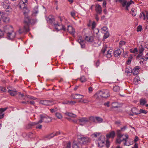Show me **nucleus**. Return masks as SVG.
Listing matches in <instances>:
<instances>
[{
	"instance_id": "nucleus-1",
	"label": "nucleus",
	"mask_w": 148,
	"mask_h": 148,
	"mask_svg": "<svg viewBox=\"0 0 148 148\" xmlns=\"http://www.w3.org/2000/svg\"><path fill=\"white\" fill-rule=\"evenodd\" d=\"M25 17L23 21V28L19 29V33L21 34L23 33H26L29 31V26L30 24L32 23V20L28 16L27 13L26 12H23Z\"/></svg>"
},
{
	"instance_id": "nucleus-2",
	"label": "nucleus",
	"mask_w": 148,
	"mask_h": 148,
	"mask_svg": "<svg viewBox=\"0 0 148 148\" xmlns=\"http://www.w3.org/2000/svg\"><path fill=\"white\" fill-rule=\"evenodd\" d=\"M5 33L7 34V38L9 40H12L15 37L16 33L13 31L12 27L10 25H7L4 27Z\"/></svg>"
},
{
	"instance_id": "nucleus-3",
	"label": "nucleus",
	"mask_w": 148,
	"mask_h": 148,
	"mask_svg": "<svg viewBox=\"0 0 148 148\" xmlns=\"http://www.w3.org/2000/svg\"><path fill=\"white\" fill-rule=\"evenodd\" d=\"M40 119L37 122L38 124L41 123L43 122L47 123L51 121L52 118L46 114H40Z\"/></svg>"
},
{
	"instance_id": "nucleus-4",
	"label": "nucleus",
	"mask_w": 148,
	"mask_h": 148,
	"mask_svg": "<svg viewBox=\"0 0 148 148\" xmlns=\"http://www.w3.org/2000/svg\"><path fill=\"white\" fill-rule=\"evenodd\" d=\"M89 119L90 121V125H91L92 122L95 123H100L103 122V119L98 116H91L89 118Z\"/></svg>"
},
{
	"instance_id": "nucleus-5",
	"label": "nucleus",
	"mask_w": 148,
	"mask_h": 148,
	"mask_svg": "<svg viewBox=\"0 0 148 148\" xmlns=\"http://www.w3.org/2000/svg\"><path fill=\"white\" fill-rule=\"evenodd\" d=\"M90 140L87 137L81 136L77 138V141L82 145V144H87L90 142Z\"/></svg>"
},
{
	"instance_id": "nucleus-6",
	"label": "nucleus",
	"mask_w": 148,
	"mask_h": 148,
	"mask_svg": "<svg viewBox=\"0 0 148 148\" xmlns=\"http://www.w3.org/2000/svg\"><path fill=\"white\" fill-rule=\"evenodd\" d=\"M9 18L7 14L3 12H0V24L1 23V20H2L3 22L8 23L9 22Z\"/></svg>"
},
{
	"instance_id": "nucleus-7",
	"label": "nucleus",
	"mask_w": 148,
	"mask_h": 148,
	"mask_svg": "<svg viewBox=\"0 0 148 148\" xmlns=\"http://www.w3.org/2000/svg\"><path fill=\"white\" fill-rule=\"evenodd\" d=\"M119 2L122 5L123 7L125 8V10H128V7L130 5L134 3L132 0H130L129 2H127L126 0H124L123 1Z\"/></svg>"
},
{
	"instance_id": "nucleus-8",
	"label": "nucleus",
	"mask_w": 148,
	"mask_h": 148,
	"mask_svg": "<svg viewBox=\"0 0 148 148\" xmlns=\"http://www.w3.org/2000/svg\"><path fill=\"white\" fill-rule=\"evenodd\" d=\"M99 94L100 96L103 98H107L110 96L109 90L106 89L100 90Z\"/></svg>"
},
{
	"instance_id": "nucleus-9",
	"label": "nucleus",
	"mask_w": 148,
	"mask_h": 148,
	"mask_svg": "<svg viewBox=\"0 0 148 148\" xmlns=\"http://www.w3.org/2000/svg\"><path fill=\"white\" fill-rule=\"evenodd\" d=\"M40 103L41 104L46 106H51L55 103L54 101L49 100H41L40 101Z\"/></svg>"
},
{
	"instance_id": "nucleus-10",
	"label": "nucleus",
	"mask_w": 148,
	"mask_h": 148,
	"mask_svg": "<svg viewBox=\"0 0 148 148\" xmlns=\"http://www.w3.org/2000/svg\"><path fill=\"white\" fill-rule=\"evenodd\" d=\"M46 20L49 23H50L53 25L56 23L55 22V18L54 16L51 15H49L46 18Z\"/></svg>"
},
{
	"instance_id": "nucleus-11",
	"label": "nucleus",
	"mask_w": 148,
	"mask_h": 148,
	"mask_svg": "<svg viewBox=\"0 0 148 148\" xmlns=\"http://www.w3.org/2000/svg\"><path fill=\"white\" fill-rule=\"evenodd\" d=\"M54 26L55 28L58 31L62 29L64 31H66V28L65 27V26L63 25H59L57 22Z\"/></svg>"
},
{
	"instance_id": "nucleus-12",
	"label": "nucleus",
	"mask_w": 148,
	"mask_h": 148,
	"mask_svg": "<svg viewBox=\"0 0 148 148\" xmlns=\"http://www.w3.org/2000/svg\"><path fill=\"white\" fill-rule=\"evenodd\" d=\"M79 124L82 125H83L84 124L87 122L90 121L89 118L88 119L87 118L83 117L79 119Z\"/></svg>"
},
{
	"instance_id": "nucleus-13",
	"label": "nucleus",
	"mask_w": 148,
	"mask_h": 148,
	"mask_svg": "<svg viewBox=\"0 0 148 148\" xmlns=\"http://www.w3.org/2000/svg\"><path fill=\"white\" fill-rule=\"evenodd\" d=\"M95 10L97 14H101L102 8L99 4H97L96 5Z\"/></svg>"
},
{
	"instance_id": "nucleus-14",
	"label": "nucleus",
	"mask_w": 148,
	"mask_h": 148,
	"mask_svg": "<svg viewBox=\"0 0 148 148\" xmlns=\"http://www.w3.org/2000/svg\"><path fill=\"white\" fill-rule=\"evenodd\" d=\"M105 142L103 139H101L99 138L98 140V146L99 147H101L105 145Z\"/></svg>"
},
{
	"instance_id": "nucleus-15",
	"label": "nucleus",
	"mask_w": 148,
	"mask_h": 148,
	"mask_svg": "<svg viewBox=\"0 0 148 148\" xmlns=\"http://www.w3.org/2000/svg\"><path fill=\"white\" fill-rule=\"evenodd\" d=\"M140 69V67L139 66H137L135 67L132 71L133 75H135L138 74L139 72Z\"/></svg>"
},
{
	"instance_id": "nucleus-16",
	"label": "nucleus",
	"mask_w": 148,
	"mask_h": 148,
	"mask_svg": "<svg viewBox=\"0 0 148 148\" xmlns=\"http://www.w3.org/2000/svg\"><path fill=\"white\" fill-rule=\"evenodd\" d=\"M70 34H74L75 33V31L74 28H73L72 26L68 25L67 26V29L66 30Z\"/></svg>"
},
{
	"instance_id": "nucleus-17",
	"label": "nucleus",
	"mask_w": 148,
	"mask_h": 148,
	"mask_svg": "<svg viewBox=\"0 0 148 148\" xmlns=\"http://www.w3.org/2000/svg\"><path fill=\"white\" fill-rule=\"evenodd\" d=\"M71 97H73L74 99H82L84 97V96L79 94H75V95L72 94L71 95Z\"/></svg>"
},
{
	"instance_id": "nucleus-18",
	"label": "nucleus",
	"mask_w": 148,
	"mask_h": 148,
	"mask_svg": "<svg viewBox=\"0 0 148 148\" xmlns=\"http://www.w3.org/2000/svg\"><path fill=\"white\" fill-rule=\"evenodd\" d=\"M73 148H82V145L77 141L74 142L73 145Z\"/></svg>"
},
{
	"instance_id": "nucleus-19",
	"label": "nucleus",
	"mask_w": 148,
	"mask_h": 148,
	"mask_svg": "<svg viewBox=\"0 0 148 148\" xmlns=\"http://www.w3.org/2000/svg\"><path fill=\"white\" fill-rule=\"evenodd\" d=\"M115 135V132L114 131H112L106 135V136L107 138H113Z\"/></svg>"
},
{
	"instance_id": "nucleus-20",
	"label": "nucleus",
	"mask_w": 148,
	"mask_h": 148,
	"mask_svg": "<svg viewBox=\"0 0 148 148\" xmlns=\"http://www.w3.org/2000/svg\"><path fill=\"white\" fill-rule=\"evenodd\" d=\"M85 40L88 42H92L93 41L94 39L92 36H85Z\"/></svg>"
},
{
	"instance_id": "nucleus-21",
	"label": "nucleus",
	"mask_w": 148,
	"mask_h": 148,
	"mask_svg": "<svg viewBox=\"0 0 148 148\" xmlns=\"http://www.w3.org/2000/svg\"><path fill=\"white\" fill-rule=\"evenodd\" d=\"M38 124V122H30L26 126L27 129H29L32 128L36 125Z\"/></svg>"
},
{
	"instance_id": "nucleus-22",
	"label": "nucleus",
	"mask_w": 148,
	"mask_h": 148,
	"mask_svg": "<svg viewBox=\"0 0 148 148\" xmlns=\"http://www.w3.org/2000/svg\"><path fill=\"white\" fill-rule=\"evenodd\" d=\"M10 3L8 1H5L3 3V7L6 9H9L10 7Z\"/></svg>"
},
{
	"instance_id": "nucleus-23",
	"label": "nucleus",
	"mask_w": 148,
	"mask_h": 148,
	"mask_svg": "<svg viewBox=\"0 0 148 148\" xmlns=\"http://www.w3.org/2000/svg\"><path fill=\"white\" fill-rule=\"evenodd\" d=\"M122 51L120 49H118L115 50L114 53V55L115 57H118L119 56H120L121 53Z\"/></svg>"
},
{
	"instance_id": "nucleus-24",
	"label": "nucleus",
	"mask_w": 148,
	"mask_h": 148,
	"mask_svg": "<svg viewBox=\"0 0 148 148\" xmlns=\"http://www.w3.org/2000/svg\"><path fill=\"white\" fill-rule=\"evenodd\" d=\"M8 92L10 94V95L12 96L16 95L17 94V91L15 89H14L13 90H9Z\"/></svg>"
},
{
	"instance_id": "nucleus-25",
	"label": "nucleus",
	"mask_w": 148,
	"mask_h": 148,
	"mask_svg": "<svg viewBox=\"0 0 148 148\" xmlns=\"http://www.w3.org/2000/svg\"><path fill=\"white\" fill-rule=\"evenodd\" d=\"M78 42L80 45L81 47L82 48H84L85 47V41L83 40H81V39L78 40Z\"/></svg>"
},
{
	"instance_id": "nucleus-26",
	"label": "nucleus",
	"mask_w": 148,
	"mask_h": 148,
	"mask_svg": "<svg viewBox=\"0 0 148 148\" xmlns=\"http://www.w3.org/2000/svg\"><path fill=\"white\" fill-rule=\"evenodd\" d=\"M79 79L82 83L85 82L87 80V79L84 75L81 76Z\"/></svg>"
},
{
	"instance_id": "nucleus-27",
	"label": "nucleus",
	"mask_w": 148,
	"mask_h": 148,
	"mask_svg": "<svg viewBox=\"0 0 148 148\" xmlns=\"http://www.w3.org/2000/svg\"><path fill=\"white\" fill-rule=\"evenodd\" d=\"M65 114L66 116H68L74 118L76 116V115L68 112H66L65 113Z\"/></svg>"
},
{
	"instance_id": "nucleus-28",
	"label": "nucleus",
	"mask_w": 148,
	"mask_h": 148,
	"mask_svg": "<svg viewBox=\"0 0 148 148\" xmlns=\"http://www.w3.org/2000/svg\"><path fill=\"white\" fill-rule=\"evenodd\" d=\"M140 104L142 105H144L147 102L145 99H140Z\"/></svg>"
},
{
	"instance_id": "nucleus-29",
	"label": "nucleus",
	"mask_w": 148,
	"mask_h": 148,
	"mask_svg": "<svg viewBox=\"0 0 148 148\" xmlns=\"http://www.w3.org/2000/svg\"><path fill=\"white\" fill-rule=\"evenodd\" d=\"M139 18H143L144 20L145 19V12H143L140 13Z\"/></svg>"
},
{
	"instance_id": "nucleus-30",
	"label": "nucleus",
	"mask_w": 148,
	"mask_h": 148,
	"mask_svg": "<svg viewBox=\"0 0 148 148\" xmlns=\"http://www.w3.org/2000/svg\"><path fill=\"white\" fill-rule=\"evenodd\" d=\"M112 51H111L108 50L107 52V53L106 55V57L108 58H110L112 56Z\"/></svg>"
},
{
	"instance_id": "nucleus-31",
	"label": "nucleus",
	"mask_w": 148,
	"mask_h": 148,
	"mask_svg": "<svg viewBox=\"0 0 148 148\" xmlns=\"http://www.w3.org/2000/svg\"><path fill=\"white\" fill-rule=\"evenodd\" d=\"M125 72L128 74L127 75H129V73H130L132 72V69L130 67H127L125 69Z\"/></svg>"
},
{
	"instance_id": "nucleus-32",
	"label": "nucleus",
	"mask_w": 148,
	"mask_h": 148,
	"mask_svg": "<svg viewBox=\"0 0 148 148\" xmlns=\"http://www.w3.org/2000/svg\"><path fill=\"white\" fill-rule=\"evenodd\" d=\"M119 104L118 102H113L112 103V108H117L119 107Z\"/></svg>"
},
{
	"instance_id": "nucleus-33",
	"label": "nucleus",
	"mask_w": 148,
	"mask_h": 148,
	"mask_svg": "<svg viewBox=\"0 0 148 148\" xmlns=\"http://www.w3.org/2000/svg\"><path fill=\"white\" fill-rule=\"evenodd\" d=\"M141 47H140L138 49V53L143 54L145 49L144 47L142 46V45H141Z\"/></svg>"
},
{
	"instance_id": "nucleus-34",
	"label": "nucleus",
	"mask_w": 148,
	"mask_h": 148,
	"mask_svg": "<svg viewBox=\"0 0 148 148\" xmlns=\"http://www.w3.org/2000/svg\"><path fill=\"white\" fill-rule=\"evenodd\" d=\"M126 44V42L123 40L120 41L119 43V47L120 48H122V47L124 46Z\"/></svg>"
},
{
	"instance_id": "nucleus-35",
	"label": "nucleus",
	"mask_w": 148,
	"mask_h": 148,
	"mask_svg": "<svg viewBox=\"0 0 148 148\" xmlns=\"http://www.w3.org/2000/svg\"><path fill=\"white\" fill-rule=\"evenodd\" d=\"M93 31V35L95 36V35H97L99 32V30L98 28H95L92 29Z\"/></svg>"
},
{
	"instance_id": "nucleus-36",
	"label": "nucleus",
	"mask_w": 148,
	"mask_h": 148,
	"mask_svg": "<svg viewBox=\"0 0 148 148\" xmlns=\"http://www.w3.org/2000/svg\"><path fill=\"white\" fill-rule=\"evenodd\" d=\"M130 51L131 53H138V50L137 48H135L134 49H131L130 50Z\"/></svg>"
},
{
	"instance_id": "nucleus-37",
	"label": "nucleus",
	"mask_w": 148,
	"mask_h": 148,
	"mask_svg": "<svg viewBox=\"0 0 148 148\" xmlns=\"http://www.w3.org/2000/svg\"><path fill=\"white\" fill-rule=\"evenodd\" d=\"M102 30L101 32L102 33H104L108 32V29L107 27H103L101 29Z\"/></svg>"
},
{
	"instance_id": "nucleus-38",
	"label": "nucleus",
	"mask_w": 148,
	"mask_h": 148,
	"mask_svg": "<svg viewBox=\"0 0 148 148\" xmlns=\"http://www.w3.org/2000/svg\"><path fill=\"white\" fill-rule=\"evenodd\" d=\"M136 10L134 9L133 8L131 10L130 13L132 14L133 16H135L136 15Z\"/></svg>"
},
{
	"instance_id": "nucleus-39",
	"label": "nucleus",
	"mask_w": 148,
	"mask_h": 148,
	"mask_svg": "<svg viewBox=\"0 0 148 148\" xmlns=\"http://www.w3.org/2000/svg\"><path fill=\"white\" fill-rule=\"evenodd\" d=\"M136 110H137V109L135 108H133L131 109V111L134 114L137 115L140 114V113L137 112L136 111Z\"/></svg>"
},
{
	"instance_id": "nucleus-40",
	"label": "nucleus",
	"mask_w": 148,
	"mask_h": 148,
	"mask_svg": "<svg viewBox=\"0 0 148 148\" xmlns=\"http://www.w3.org/2000/svg\"><path fill=\"white\" fill-rule=\"evenodd\" d=\"M140 81L138 77H135L134 79V82L135 84H137L138 82Z\"/></svg>"
},
{
	"instance_id": "nucleus-41",
	"label": "nucleus",
	"mask_w": 148,
	"mask_h": 148,
	"mask_svg": "<svg viewBox=\"0 0 148 148\" xmlns=\"http://www.w3.org/2000/svg\"><path fill=\"white\" fill-rule=\"evenodd\" d=\"M55 136H57L60 134L64 135V133L61 131L57 132L55 133H53Z\"/></svg>"
},
{
	"instance_id": "nucleus-42",
	"label": "nucleus",
	"mask_w": 148,
	"mask_h": 148,
	"mask_svg": "<svg viewBox=\"0 0 148 148\" xmlns=\"http://www.w3.org/2000/svg\"><path fill=\"white\" fill-rule=\"evenodd\" d=\"M120 87L119 86H116L113 88V90L115 92H118L120 90Z\"/></svg>"
},
{
	"instance_id": "nucleus-43",
	"label": "nucleus",
	"mask_w": 148,
	"mask_h": 148,
	"mask_svg": "<svg viewBox=\"0 0 148 148\" xmlns=\"http://www.w3.org/2000/svg\"><path fill=\"white\" fill-rule=\"evenodd\" d=\"M138 54L137 55V56L136 57V59H138L139 60H141L142 59H143V54L141 53H138Z\"/></svg>"
},
{
	"instance_id": "nucleus-44",
	"label": "nucleus",
	"mask_w": 148,
	"mask_h": 148,
	"mask_svg": "<svg viewBox=\"0 0 148 148\" xmlns=\"http://www.w3.org/2000/svg\"><path fill=\"white\" fill-rule=\"evenodd\" d=\"M55 115L59 119H61L62 117V114L59 113H56Z\"/></svg>"
},
{
	"instance_id": "nucleus-45",
	"label": "nucleus",
	"mask_w": 148,
	"mask_h": 148,
	"mask_svg": "<svg viewBox=\"0 0 148 148\" xmlns=\"http://www.w3.org/2000/svg\"><path fill=\"white\" fill-rule=\"evenodd\" d=\"M54 137V135L53 133H51L49 134L46 135L45 136L46 138H47L48 139H50L51 138H52Z\"/></svg>"
},
{
	"instance_id": "nucleus-46",
	"label": "nucleus",
	"mask_w": 148,
	"mask_h": 148,
	"mask_svg": "<svg viewBox=\"0 0 148 148\" xmlns=\"http://www.w3.org/2000/svg\"><path fill=\"white\" fill-rule=\"evenodd\" d=\"M121 130H118L117 131V134L118 136L120 138H121L123 136V135H122L121 134Z\"/></svg>"
},
{
	"instance_id": "nucleus-47",
	"label": "nucleus",
	"mask_w": 148,
	"mask_h": 148,
	"mask_svg": "<svg viewBox=\"0 0 148 148\" xmlns=\"http://www.w3.org/2000/svg\"><path fill=\"white\" fill-rule=\"evenodd\" d=\"M78 102L83 103H87L89 102V101L87 99H81L79 100Z\"/></svg>"
},
{
	"instance_id": "nucleus-48",
	"label": "nucleus",
	"mask_w": 148,
	"mask_h": 148,
	"mask_svg": "<svg viewBox=\"0 0 148 148\" xmlns=\"http://www.w3.org/2000/svg\"><path fill=\"white\" fill-rule=\"evenodd\" d=\"M8 109V108L7 107H5L4 108H0V113L3 114V112L6 111Z\"/></svg>"
},
{
	"instance_id": "nucleus-49",
	"label": "nucleus",
	"mask_w": 148,
	"mask_h": 148,
	"mask_svg": "<svg viewBox=\"0 0 148 148\" xmlns=\"http://www.w3.org/2000/svg\"><path fill=\"white\" fill-rule=\"evenodd\" d=\"M107 48L106 46V45H103L101 50V52L103 53H104L106 50Z\"/></svg>"
},
{
	"instance_id": "nucleus-50",
	"label": "nucleus",
	"mask_w": 148,
	"mask_h": 148,
	"mask_svg": "<svg viewBox=\"0 0 148 148\" xmlns=\"http://www.w3.org/2000/svg\"><path fill=\"white\" fill-rule=\"evenodd\" d=\"M104 33V38L106 39L109 36V33L108 32H106Z\"/></svg>"
},
{
	"instance_id": "nucleus-51",
	"label": "nucleus",
	"mask_w": 148,
	"mask_h": 148,
	"mask_svg": "<svg viewBox=\"0 0 148 148\" xmlns=\"http://www.w3.org/2000/svg\"><path fill=\"white\" fill-rule=\"evenodd\" d=\"M132 57L131 55H130V57H129L127 61V64H130V62L132 60Z\"/></svg>"
},
{
	"instance_id": "nucleus-52",
	"label": "nucleus",
	"mask_w": 148,
	"mask_h": 148,
	"mask_svg": "<svg viewBox=\"0 0 148 148\" xmlns=\"http://www.w3.org/2000/svg\"><path fill=\"white\" fill-rule=\"evenodd\" d=\"M138 113H140H140H143L146 114L147 113V111L145 110L140 109L139 110V112H138Z\"/></svg>"
},
{
	"instance_id": "nucleus-53",
	"label": "nucleus",
	"mask_w": 148,
	"mask_h": 148,
	"mask_svg": "<svg viewBox=\"0 0 148 148\" xmlns=\"http://www.w3.org/2000/svg\"><path fill=\"white\" fill-rule=\"evenodd\" d=\"M96 23L95 21L93 22L92 25V29H93L95 28L96 26Z\"/></svg>"
},
{
	"instance_id": "nucleus-54",
	"label": "nucleus",
	"mask_w": 148,
	"mask_h": 148,
	"mask_svg": "<svg viewBox=\"0 0 148 148\" xmlns=\"http://www.w3.org/2000/svg\"><path fill=\"white\" fill-rule=\"evenodd\" d=\"M67 102L68 103V104H71L72 105H73L76 103V102L72 101H67Z\"/></svg>"
},
{
	"instance_id": "nucleus-55",
	"label": "nucleus",
	"mask_w": 148,
	"mask_h": 148,
	"mask_svg": "<svg viewBox=\"0 0 148 148\" xmlns=\"http://www.w3.org/2000/svg\"><path fill=\"white\" fill-rule=\"evenodd\" d=\"M0 90L2 92H5L6 91V89L5 87L0 86Z\"/></svg>"
},
{
	"instance_id": "nucleus-56",
	"label": "nucleus",
	"mask_w": 148,
	"mask_h": 148,
	"mask_svg": "<svg viewBox=\"0 0 148 148\" xmlns=\"http://www.w3.org/2000/svg\"><path fill=\"white\" fill-rule=\"evenodd\" d=\"M58 110V109L57 108H53L50 109V111L51 112H54Z\"/></svg>"
},
{
	"instance_id": "nucleus-57",
	"label": "nucleus",
	"mask_w": 148,
	"mask_h": 148,
	"mask_svg": "<svg viewBox=\"0 0 148 148\" xmlns=\"http://www.w3.org/2000/svg\"><path fill=\"white\" fill-rule=\"evenodd\" d=\"M143 61H146L147 60H148V53L145 55V57H143L142 59Z\"/></svg>"
},
{
	"instance_id": "nucleus-58",
	"label": "nucleus",
	"mask_w": 148,
	"mask_h": 148,
	"mask_svg": "<svg viewBox=\"0 0 148 148\" xmlns=\"http://www.w3.org/2000/svg\"><path fill=\"white\" fill-rule=\"evenodd\" d=\"M99 134L97 133H94L92 135V137H96L97 136H99Z\"/></svg>"
},
{
	"instance_id": "nucleus-59",
	"label": "nucleus",
	"mask_w": 148,
	"mask_h": 148,
	"mask_svg": "<svg viewBox=\"0 0 148 148\" xmlns=\"http://www.w3.org/2000/svg\"><path fill=\"white\" fill-rule=\"evenodd\" d=\"M100 64V62L99 61V60H98L95 63V66L97 67L99 66Z\"/></svg>"
},
{
	"instance_id": "nucleus-60",
	"label": "nucleus",
	"mask_w": 148,
	"mask_h": 148,
	"mask_svg": "<svg viewBox=\"0 0 148 148\" xmlns=\"http://www.w3.org/2000/svg\"><path fill=\"white\" fill-rule=\"evenodd\" d=\"M88 90L89 93H91L93 91L92 88L91 87H90L88 88Z\"/></svg>"
},
{
	"instance_id": "nucleus-61",
	"label": "nucleus",
	"mask_w": 148,
	"mask_h": 148,
	"mask_svg": "<svg viewBox=\"0 0 148 148\" xmlns=\"http://www.w3.org/2000/svg\"><path fill=\"white\" fill-rule=\"evenodd\" d=\"M105 145H106V147H109L110 146L109 142L108 140L106 141V144H105Z\"/></svg>"
},
{
	"instance_id": "nucleus-62",
	"label": "nucleus",
	"mask_w": 148,
	"mask_h": 148,
	"mask_svg": "<svg viewBox=\"0 0 148 148\" xmlns=\"http://www.w3.org/2000/svg\"><path fill=\"white\" fill-rule=\"evenodd\" d=\"M142 29V27L141 26H138L137 27V31L138 32L140 31Z\"/></svg>"
},
{
	"instance_id": "nucleus-63",
	"label": "nucleus",
	"mask_w": 148,
	"mask_h": 148,
	"mask_svg": "<svg viewBox=\"0 0 148 148\" xmlns=\"http://www.w3.org/2000/svg\"><path fill=\"white\" fill-rule=\"evenodd\" d=\"M144 45L145 48L148 49V41H146L145 42Z\"/></svg>"
},
{
	"instance_id": "nucleus-64",
	"label": "nucleus",
	"mask_w": 148,
	"mask_h": 148,
	"mask_svg": "<svg viewBox=\"0 0 148 148\" xmlns=\"http://www.w3.org/2000/svg\"><path fill=\"white\" fill-rule=\"evenodd\" d=\"M3 36V32L0 30V38H2Z\"/></svg>"
}]
</instances>
